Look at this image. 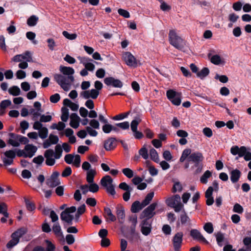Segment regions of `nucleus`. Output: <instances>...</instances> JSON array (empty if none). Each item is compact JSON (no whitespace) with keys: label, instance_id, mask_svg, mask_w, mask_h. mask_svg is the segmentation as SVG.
<instances>
[{"label":"nucleus","instance_id":"nucleus-27","mask_svg":"<svg viewBox=\"0 0 251 251\" xmlns=\"http://www.w3.org/2000/svg\"><path fill=\"white\" fill-rule=\"evenodd\" d=\"M52 231L57 238H63L64 236L61 229V226L58 223H55L52 226Z\"/></svg>","mask_w":251,"mask_h":251},{"label":"nucleus","instance_id":"nucleus-30","mask_svg":"<svg viewBox=\"0 0 251 251\" xmlns=\"http://www.w3.org/2000/svg\"><path fill=\"white\" fill-rule=\"evenodd\" d=\"M59 71L64 75L67 76H73L74 74L75 71L73 68L70 67H66L60 66L59 67Z\"/></svg>","mask_w":251,"mask_h":251},{"label":"nucleus","instance_id":"nucleus-3","mask_svg":"<svg viewBox=\"0 0 251 251\" xmlns=\"http://www.w3.org/2000/svg\"><path fill=\"white\" fill-rule=\"evenodd\" d=\"M170 43L175 48L184 51L186 45L185 42L180 36H178L174 30H171L169 34Z\"/></svg>","mask_w":251,"mask_h":251},{"label":"nucleus","instance_id":"nucleus-9","mask_svg":"<svg viewBox=\"0 0 251 251\" xmlns=\"http://www.w3.org/2000/svg\"><path fill=\"white\" fill-rule=\"evenodd\" d=\"M100 184L106 189L108 194L112 196L115 195V187L113 184V179L110 176L107 175L103 177L100 180Z\"/></svg>","mask_w":251,"mask_h":251},{"label":"nucleus","instance_id":"nucleus-29","mask_svg":"<svg viewBox=\"0 0 251 251\" xmlns=\"http://www.w3.org/2000/svg\"><path fill=\"white\" fill-rule=\"evenodd\" d=\"M116 214L119 222L122 224L125 221V214L124 208L123 206L117 207Z\"/></svg>","mask_w":251,"mask_h":251},{"label":"nucleus","instance_id":"nucleus-20","mask_svg":"<svg viewBox=\"0 0 251 251\" xmlns=\"http://www.w3.org/2000/svg\"><path fill=\"white\" fill-rule=\"evenodd\" d=\"M203 156L202 153L199 151L192 152L189 156L188 160L189 162L195 163L196 165H198L199 163L203 160Z\"/></svg>","mask_w":251,"mask_h":251},{"label":"nucleus","instance_id":"nucleus-52","mask_svg":"<svg viewBox=\"0 0 251 251\" xmlns=\"http://www.w3.org/2000/svg\"><path fill=\"white\" fill-rule=\"evenodd\" d=\"M182 190V186L179 182H176L174 183L172 191L173 193L177 192H180Z\"/></svg>","mask_w":251,"mask_h":251},{"label":"nucleus","instance_id":"nucleus-38","mask_svg":"<svg viewBox=\"0 0 251 251\" xmlns=\"http://www.w3.org/2000/svg\"><path fill=\"white\" fill-rule=\"evenodd\" d=\"M96 174V172L95 170L91 169L87 173L86 180L89 183L93 182L94 177Z\"/></svg>","mask_w":251,"mask_h":251},{"label":"nucleus","instance_id":"nucleus-35","mask_svg":"<svg viewBox=\"0 0 251 251\" xmlns=\"http://www.w3.org/2000/svg\"><path fill=\"white\" fill-rule=\"evenodd\" d=\"M180 222L182 225H190L191 220L186 212L184 211L183 213L181 214L180 216Z\"/></svg>","mask_w":251,"mask_h":251},{"label":"nucleus","instance_id":"nucleus-19","mask_svg":"<svg viewBox=\"0 0 251 251\" xmlns=\"http://www.w3.org/2000/svg\"><path fill=\"white\" fill-rule=\"evenodd\" d=\"M157 206V203H153L147 207L143 212V217L149 219L152 218L155 214L154 210Z\"/></svg>","mask_w":251,"mask_h":251},{"label":"nucleus","instance_id":"nucleus-61","mask_svg":"<svg viewBox=\"0 0 251 251\" xmlns=\"http://www.w3.org/2000/svg\"><path fill=\"white\" fill-rule=\"evenodd\" d=\"M224 236L221 233H218L216 235V240L219 246L222 247L223 246V242L224 241Z\"/></svg>","mask_w":251,"mask_h":251},{"label":"nucleus","instance_id":"nucleus-37","mask_svg":"<svg viewBox=\"0 0 251 251\" xmlns=\"http://www.w3.org/2000/svg\"><path fill=\"white\" fill-rule=\"evenodd\" d=\"M212 176V173L211 172L207 170L204 172V173L203 174V175L200 178V181L201 183L203 184H206L207 183V179L208 178H210Z\"/></svg>","mask_w":251,"mask_h":251},{"label":"nucleus","instance_id":"nucleus-21","mask_svg":"<svg viewBox=\"0 0 251 251\" xmlns=\"http://www.w3.org/2000/svg\"><path fill=\"white\" fill-rule=\"evenodd\" d=\"M190 235L194 239L199 242L208 244L209 243L197 229H193L190 231Z\"/></svg>","mask_w":251,"mask_h":251},{"label":"nucleus","instance_id":"nucleus-34","mask_svg":"<svg viewBox=\"0 0 251 251\" xmlns=\"http://www.w3.org/2000/svg\"><path fill=\"white\" fill-rule=\"evenodd\" d=\"M210 61L212 63L216 65L225 63L224 60L218 54L211 56L210 57Z\"/></svg>","mask_w":251,"mask_h":251},{"label":"nucleus","instance_id":"nucleus-54","mask_svg":"<svg viewBox=\"0 0 251 251\" xmlns=\"http://www.w3.org/2000/svg\"><path fill=\"white\" fill-rule=\"evenodd\" d=\"M139 153L145 159H147L149 157L147 149L145 147L139 150Z\"/></svg>","mask_w":251,"mask_h":251},{"label":"nucleus","instance_id":"nucleus-55","mask_svg":"<svg viewBox=\"0 0 251 251\" xmlns=\"http://www.w3.org/2000/svg\"><path fill=\"white\" fill-rule=\"evenodd\" d=\"M11 104V101L9 100H2L0 103V108L5 110Z\"/></svg>","mask_w":251,"mask_h":251},{"label":"nucleus","instance_id":"nucleus-26","mask_svg":"<svg viewBox=\"0 0 251 251\" xmlns=\"http://www.w3.org/2000/svg\"><path fill=\"white\" fill-rule=\"evenodd\" d=\"M213 191V187L210 186L205 192V197L206 198V203L208 205H211L214 202V199L212 196Z\"/></svg>","mask_w":251,"mask_h":251},{"label":"nucleus","instance_id":"nucleus-46","mask_svg":"<svg viewBox=\"0 0 251 251\" xmlns=\"http://www.w3.org/2000/svg\"><path fill=\"white\" fill-rule=\"evenodd\" d=\"M154 196V193L151 192L149 193L146 197L144 201H143L142 203L143 206H146L147 205L150 201L152 200L153 197Z\"/></svg>","mask_w":251,"mask_h":251},{"label":"nucleus","instance_id":"nucleus-11","mask_svg":"<svg viewBox=\"0 0 251 251\" xmlns=\"http://www.w3.org/2000/svg\"><path fill=\"white\" fill-rule=\"evenodd\" d=\"M166 95L168 99L176 105H179L181 103V94L170 89L167 91Z\"/></svg>","mask_w":251,"mask_h":251},{"label":"nucleus","instance_id":"nucleus-14","mask_svg":"<svg viewBox=\"0 0 251 251\" xmlns=\"http://www.w3.org/2000/svg\"><path fill=\"white\" fill-rule=\"evenodd\" d=\"M59 173L57 172H54L46 180V184L50 187H55L60 184V182L58 178Z\"/></svg>","mask_w":251,"mask_h":251},{"label":"nucleus","instance_id":"nucleus-10","mask_svg":"<svg viewBox=\"0 0 251 251\" xmlns=\"http://www.w3.org/2000/svg\"><path fill=\"white\" fill-rule=\"evenodd\" d=\"M76 211L75 206H71L66 208L64 211L61 212L60 218L61 220L65 221L69 225L72 224V221L74 219V216L72 214Z\"/></svg>","mask_w":251,"mask_h":251},{"label":"nucleus","instance_id":"nucleus-1","mask_svg":"<svg viewBox=\"0 0 251 251\" xmlns=\"http://www.w3.org/2000/svg\"><path fill=\"white\" fill-rule=\"evenodd\" d=\"M12 60L15 62H20L18 65L19 68L25 69L28 67L27 62H33L32 53L26 51L22 54L15 55Z\"/></svg>","mask_w":251,"mask_h":251},{"label":"nucleus","instance_id":"nucleus-64","mask_svg":"<svg viewBox=\"0 0 251 251\" xmlns=\"http://www.w3.org/2000/svg\"><path fill=\"white\" fill-rule=\"evenodd\" d=\"M233 211L234 212L241 214L243 212V208L240 204L236 203L233 206Z\"/></svg>","mask_w":251,"mask_h":251},{"label":"nucleus","instance_id":"nucleus-53","mask_svg":"<svg viewBox=\"0 0 251 251\" xmlns=\"http://www.w3.org/2000/svg\"><path fill=\"white\" fill-rule=\"evenodd\" d=\"M203 228L209 234H211L213 232V225L211 223H206L203 226Z\"/></svg>","mask_w":251,"mask_h":251},{"label":"nucleus","instance_id":"nucleus-12","mask_svg":"<svg viewBox=\"0 0 251 251\" xmlns=\"http://www.w3.org/2000/svg\"><path fill=\"white\" fill-rule=\"evenodd\" d=\"M183 234L182 232H177L172 239V244L174 251H180L183 241Z\"/></svg>","mask_w":251,"mask_h":251},{"label":"nucleus","instance_id":"nucleus-31","mask_svg":"<svg viewBox=\"0 0 251 251\" xmlns=\"http://www.w3.org/2000/svg\"><path fill=\"white\" fill-rule=\"evenodd\" d=\"M104 211V217L107 221L114 222L116 221V218L115 216L112 214L111 209L109 207H105Z\"/></svg>","mask_w":251,"mask_h":251},{"label":"nucleus","instance_id":"nucleus-18","mask_svg":"<svg viewBox=\"0 0 251 251\" xmlns=\"http://www.w3.org/2000/svg\"><path fill=\"white\" fill-rule=\"evenodd\" d=\"M104 83L107 86H112L116 88H122L123 87V82L118 79H115L113 77H106L104 79Z\"/></svg>","mask_w":251,"mask_h":251},{"label":"nucleus","instance_id":"nucleus-63","mask_svg":"<svg viewBox=\"0 0 251 251\" xmlns=\"http://www.w3.org/2000/svg\"><path fill=\"white\" fill-rule=\"evenodd\" d=\"M89 186V190L92 193H96L98 191L99 187L98 184L95 183H90Z\"/></svg>","mask_w":251,"mask_h":251},{"label":"nucleus","instance_id":"nucleus-23","mask_svg":"<svg viewBox=\"0 0 251 251\" xmlns=\"http://www.w3.org/2000/svg\"><path fill=\"white\" fill-rule=\"evenodd\" d=\"M37 150V147L31 144L26 145L24 148V151L25 152V156L29 158H31L34 155Z\"/></svg>","mask_w":251,"mask_h":251},{"label":"nucleus","instance_id":"nucleus-58","mask_svg":"<svg viewBox=\"0 0 251 251\" xmlns=\"http://www.w3.org/2000/svg\"><path fill=\"white\" fill-rule=\"evenodd\" d=\"M116 126L123 130H126L129 128V124L128 122L126 121L122 123H117L116 124Z\"/></svg>","mask_w":251,"mask_h":251},{"label":"nucleus","instance_id":"nucleus-48","mask_svg":"<svg viewBox=\"0 0 251 251\" xmlns=\"http://www.w3.org/2000/svg\"><path fill=\"white\" fill-rule=\"evenodd\" d=\"M122 172L128 178H131L134 176L133 171L128 168L123 169Z\"/></svg>","mask_w":251,"mask_h":251},{"label":"nucleus","instance_id":"nucleus-28","mask_svg":"<svg viewBox=\"0 0 251 251\" xmlns=\"http://www.w3.org/2000/svg\"><path fill=\"white\" fill-rule=\"evenodd\" d=\"M241 175V172L238 169H235L231 171L230 178L231 182L233 183L237 182L239 180Z\"/></svg>","mask_w":251,"mask_h":251},{"label":"nucleus","instance_id":"nucleus-49","mask_svg":"<svg viewBox=\"0 0 251 251\" xmlns=\"http://www.w3.org/2000/svg\"><path fill=\"white\" fill-rule=\"evenodd\" d=\"M48 130L47 128L43 127L39 130V136L42 139H45L47 137Z\"/></svg>","mask_w":251,"mask_h":251},{"label":"nucleus","instance_id":"nucleus-2","mask_svg":"<svg viewBox=\"0 0 251 251\" xmlns=\"http://www.w3.org/2000/svg\"><path fill=\"white\" fill-rule=\"evenodd\" d=\"M53 78L54 80L65 91L70 90L71 84L74 81L73 76H66L59 74H54Z\"/></svg>","mask_w":251,"mask_h":251},{"label":"nucleus","instance_id":"nucleus-41","mask_svg":"<svg viewBox=\"0 0 251 251\" xmlns=\"http://www.w3.org/2000/svg\"><path fill=\"white\" fill-rule=\"evenodd\" d=\"M191 150L190 149H185L181 154V156L180 158V161L183 162L185 161V160L191 154Z\"/></svg>","mask_w":251,"mask_h":251},{"label":"nucleus","instance_id":"nucleus-8","mask_svg":"<svg viewBox=\"0 0 251 251\" xmlns=\"http://www.w3.org/2000/svg\"><path fill=\"white\" fill-rule=\"evenodd\" d=\"M9 136L8 143L13 147H19L21 143L26 144L29 141L26 137L14 133H10Z\"/></svg>","mask_w":251,"mask_h":251},{"label":"nucleus","instance_id":"nucleus-47","mask_svg":"<svg viewBox=\"0 0 251 251\" xmlns=\"http://www.w3.org/2000/svg\"><path fill=\"white\" fill-rule=\"evenodd\" d=\"M35 36H36L35 33L33 32H31V31L27 32L26 33V38L32 41V43L35 45L37 44V41L36 40H34Z\"/></svg>","mask_w":251,"mask_h":251},{"label":"nucleus","instance_id":"nucleus-5","mask_svg":"<svg viewBox=\"0 0 251 251\" xmlns=\"http://www.w3.org/2000/svg\"><path fill=\"white\" fill-rule=\"evenodd\" d=\"M180 197L178 195H175L167 198L166 200L167 205L174 209L176 212H178L183 209V204L180 201Z\"/></svg>","mask_w":251,"mask_h":251},{"label":"nucleus","instance_id":"nucleus-57","mask_svg":"<svg viewBox=\"0 0 251 251\" xmlns=\"http://www.w3.org/2000/svg\"><path fill=\"white\" fill-rule=\"evenodd\" d=\"M89 125L90 127L94 128V129H99L100 128V123L99 121L95 119L91 120L89 121Z\"/></svg>","mask_w":251,"mask_h":251},{"label":"nucleus","instance_id":"nucleus-6","mask_svg":"<svg viewBox=\"0 0 251 251\" xmlns=\"http://www.w3.org/2000/svg\"><path fill=\"white\" fill-rule=\"evenodd\" d=\"M27 230L25 227L18 229L11 234V239L8 242L6 247L11 249L16 246L19 242L20 238L25 234Z\"/></svg>","mask_w":251,"mask_h":251},{"label":"nucleus","instance_id":"nucleus-43","mask_svg":"<svg viewBox=\"0 0 251 251\" xmlns=\"http://www.w3.org/2000/svg\"><path fill=\"white\" fill-rule=\"evenodd\" d=\"M209 73V70L207 68H203L201 71L197 73V75L201 79L204 78Z\"/></svg>","mask_w":251,"mask_h":251},{"label":"nucleus","instance_id":"nucleus-16","mask_svg":"<svg viewBox=\"0 0 251 251\" xmlns=\"http://www.w3.org/2000/svg\"><path fill=\"white\" fill-rule=\"evenodd\" d=\"M78 59L80 61V63L82 64L85 68L89 71H93L95 68V65L91 62L93 61L91 59L87 57L78 56Z\"/></svg>","mask_w":251,"mask_h":251},{"label":"nucleus","instance_id":"nucleus-25","mask_svg":"<svg viewBox=\"0 0 251 251\" xmlns=\"http://www.w3.org/2000/svg\"><path fill=\"white\" fill-rule=\"evenodd\" d=\"M80 119L75 113H72L70 116V125L74 128H77L79 126Z\"/></svg>","mask_w":251,"mask_h":251},{"label":"nucleus","instance_id":"nucleus-13","mask_svg":"<svg viewBox=\"0 0 251 251\" xmlns=\"http://www.w3.org/2000/svg\"><path fill=\"white\" fill-rule=\"evenodd\" d=\"M122 59L129 67H135L137 66L136 59L130 52L125 51L123 52Z\"/></svg>","mask_w":251,"mask_h":251},{"label":"nucleus","instance_id":"nucleus-44","mask_svg":"<svg viewBox=\"0 0 251 251\" xmlns=\"http://www.w3.org/2000/svg\"><path fill=\"white\" fill-rule=\"evenodd\" d=\"M62 153V149L60 145H57L55 147V153L54 152V158L56 159H59Z\"/></svg>","mask_w":251,"mask_h":251},{"label":"nucleus","instance_id":"nucleus-40","mask_svg":"<svg viewBox=\"0 0 251 251\" xmlns=\"http://www.w3.org/2000/svg\"><path fill=\"white\" fill-rule=\"evenodd\" d=\"M0 214H2L6 218L9 217V214L7 212V206L4 202L0 203Z\"/></svg>","mask_w":251,"mask_h":251},{"label":"nucleus","instance_id":"nucleus-32","mask_svg":"<svg viewBox=\"0 0 251 251\" xmlns=\"http://www.w3.org/2000/svg\"><path fill=\"white\" fill-rule=\"evenodd\" d=\"M145 206H143L142 202L140 203L139 201H134L131 205V211L133 213H137L143 208Z\"/></svg>","mask_w":251,"mask_h":251},{"label":"nucleus","instance_id":"nucleus-36","mask_svg":"<svg viewBox=\"0 0 251 251\" xmlns=\"http://www.w3.org/2000/svg\"><path fill=\"white\" fill-rule=\"evenodd\" d=\"M61 120L64 122H67L68 120L69 116V109L65 107H63L61 108Z\"/></svg>","mask_w":251,"mask_h":251},{"label":"nucleus","instance_id":"nucleus-56","mask_svg":"<svg viewBox=\"0 0 251 251\" xmlns=\"http://www.w3.org/2000/svg\"><path fill=\"white\" fill-rule=\"evenodd\" d=\"M63 36L67 39L69 40H75L77 37V35L75 33L70 34L66 31H64L62 33Z\"/></svg>","mask_w":251,"mask_h":251},{"label":"nucleus","instance_id":"nucleus-39","mask_svg":"<svg viewBox=\"0 0 251 251\" xmlns=\"http://www.w3.org/2000/svg\"><path fill=\"white\" fill-rule=\"evenodd\" d=\"M150 155L151 158L154 162L158 163L159 161L158 154L157 151L153 148H151L150 151Z\"/></svg>","mask_w":251,"mask_h":251},{"label":"nucleus","instance_id":"nucleus-50","mask_svg":"<svg viewBox=\"0 0 251 251\" xmlns=\"http://www.w3.org/2000/svg\"><path fill=\"white\" fill-rule=\"evenodd\" d=\"M41 112L42 111L36 110L33 108H31L29 110V113L32 115L33 120H36L38 117L41 116L40 112Z\"/></svg>","mask_w":251,"mask_h":251},{"label":"nucleus","instance_id":"nucleus-45","mask_svg":"<svg viewBox=\"0 0 251 251\" xmlns=\"http://www.w3.org/2000/svg\"><path fill=\"white\" fill-rule=\"evenodd\" d=\"M9 93L13 96H18L20 94V89L16 86H14L10 88L8 90Z\"/></svg>","mask_w":251,"mask_h":251},{"label":"nucleus","instance_id":"nucleus-62","mask_svg":"<svg viewBox=\"0 0 251 251\" xmlns=\"http://www.w3.org/2000/svg\"><path fill=\"white\" fill-rule=\"evenodd\" d=\"M25 203L26 208L29 211H33L35 209V205L34 204L30 201L28 200L25 199Z\"/></svg>","mask_w":251,"mask_h":251},{"label":"nucleus","instance_id":"nucleus-33","mask_svg":"<svg viewBox=\"0 0 251 251\" xmlns=\"http://www.w3.org/2000/svg\"><path fill=\"white\" fill-rule=\"evenodd\" d=\"M63 104L69 106L73 111H76L78 109L79 106L77 104L72 102L70 100L65 99L63 100Z\"/></svg>","mask_w":251,"mask_h":251},{"label":"nucleus","instance_id":"nucleus-15","mask_svg":"<svg viewBox=\"0 0 251 251\" xmlns=\"http://www.w3.org/2000/svg\"><path fill=\"white\" fill-rule=\"evenodd\" d=\"M119 188L126 192L123 194V200L127 201L130 197V192L132 191L133 188L128 185L126 182H122L119 185Z\"/></svg>","mask_w":251,"mask_h":251},{"label":"nucleus","instance_id":"nucleus-4","mask_svg":"<svg viewBox=\"0 0 251 251\" xmlns=\"http://www.w3.org/2000/svg\"><path fill=\"white\" fill-rule=\"evenodd\" d=\"M250 149H247L245 146L239 147L234 146L231 148L230 152L233 155H238V156L244 157L246 161H251V152L249 151Z\"/></svg>","mask_w":251,"mask_h":251},{"label":"nucleus","instance_id":"nucleus-59","mask_svg":"<svg viewBox=\"0 0 251 251\" xmlns=\"http://www.w3.org/2000/svg\"><path fill=\"white\" fill-rule=\"evenodd\" d=\"M47 42L48 43V46L49 49L51 50H53L55 47L56 46V44L54 39L52 38H49L47 39Z\"/></svg>","mask_w":251,"mask_h":251},{"label":"nucleus","instance_id":"nucleus-17","mask_svg":"<svg viewBox=\"0 0 251 251\" xmlns=\"http://www.w3.org/2000/svg\"><path fill=\"white\" fill-rule=\"evenodd\" d=\"M44 156L46 158V164L48 166H53L55 163V158L54 155L53 150L49 149L46 150L44 153Z\"/></svg>","mask_w":251,"mask_h":251},{"label":"nucleus","instance_id":"nucleus-24","mask_svg":"<svg viewBox=\"0 0 251 251\" xmlns=\"http://www.w3.org/2000/svg\"><path fill=\"white\" fill-rule=\"evenodd\" d=\"M116 140L114 138H109L105 141L104 148L106 151L113 150L116 147Z\"/></svg>","mask_w":251,"mask_h":251},{"label":"nucleus","instance_id":"nucleus-51","mask_svg":"<svg viewBox=\"0 0 251 251\" xmlns=\"http://www.w3.org/2000/svg\"><path fill=\"white\" fill-rule=\"evenodd\" d=\"M86 130L88 134L92 137H96L98 135V132L93 128L87 126L86 127Z\"/></svg>","mask_w":251,"mask_h":251},{"label":"nucleus","instance_id":"nucleus-7","mask_svg":"<svg viewBox=\"0 0 251 251\" xmlns=\"http://www.w3.org/2000/svg\"><path fill=\"white\" fill-rule=\"evenodd\" d=\"M27 230L25 227L18 229L11 234V239L8 242L6 247L11 249L16 246L19 242L20 238L25 234Z\"/></svg>","mask_w":251,"mask_h":251},{"label":"nucleus","instance_id":"nucleus-60","mask_svg":"<svg viewBox=\"0 0 251 251\" xmlns=\"http://www.w3.org/2000/svg\"><path fill=\"white\" fill-rule=\"evenodd\" d=\"M140 121L138 119L133 120L130 125L131 129L132 131H136L137 130V126Z\"/></svg>","mask_w":251,"mask_h":251},{"label":"nucleus","instance_id":"nucleus-22","mask_svg":"<svg viewBox=\"0 0 251 251\" xmlns=\"http://www.w3.org/2000/svg\"><path fill=\"white\" fill-rule=\"evenodd\" d=\"M151 223L149 219L143 220L141 224V232L144 235H149L151 232Z\"/></svg>","mask_w":251,"mask_h":251},{"label":"nucleus","instance_id":"nucleus-42","mask_svg":"<svg viewBox=\"0 0 251 251\" xmlns=\"http://www.w3.org/2000/svg\"><path fill=\"white\" fill-rule=\"evenodd\" d=\"M38 21V18L35 15H32L27 19V24L30 26H35Z\"/></svg>","mask_w":251,"mask_h":251}]
</instances>
